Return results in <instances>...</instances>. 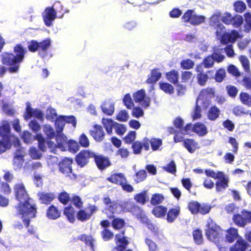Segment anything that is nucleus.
<instances>
[{"label": "nucleus", "instance_id": "9b49d317", "mask_svg": "<svg viewBox=\"0 0 251 251\" xmlns=\"http://www.w3.org/2000/svg\"><path fill=\"white\" fill-rule=\"evenodd\" d=\"M94 152L89 150L81 151L75 157V161L78 166L82 168L89 162L90 158H93Z\"/></svg>", "mask_w": 251, "mask_h": 251}, {"label": "nucleus", "instance_id": "f03ea898", "mask_svg": "<svg viewBox=\"0 0 251 251\" xmlns=\"http://www.w3.org/2000/svg\"><path fill=\"white\" fill-rule=\"evenodd\" d=\"M0 58L3 65L9 66L8 70L10 73H15L19 71L21 63L13 53L3 52Z\"/></svg>", "mask_w": 251, "mask_h": 251}, {"label": "nucleus", "instance_id": "37998d69", "mask_svg": "<svg viewBox=\"0 0 251 251\" xmlns=\"http://www.w3.org/2000/svg\"><path fill=\"white\" fill-rule=\"evenodd\" d=\"M102 123L107 133L110 135L111 134L113 127L115 126L116 122H114V121L110 119H103Z\"/></svg>", "mask_w": 251, "mask_h": 251}, {"label": "nucleus", "instance_id": "de8ad7c7", "mask_svg": "<svg viewBox=\"0 0 251 251\" xmlns=\"http://www.w3.org/2000/svg\"><path fill=\"white\" fill-rule=\"evenodd\" d=\"M35 139L38 141V147L40 151L44 152L46 151V142L45 139L41 134H37L34 136Z\"/></svg>", "mask_w": 251, "mask_h": 251}, {"label": "nucleus", "instance_id": "4d7b16f0", "mask_svg": "<svg viewBox=\"0 0 251 251\" xmlns=\"http://www.w3.org/2000/svg\"><path fill=\"white\" fill-rule=\"evenodd\" d=\"M145 96V91L143 89L138 90L133 95V100L136 102H140L143 101Z\"/></svg>", "mask_w": 251, "mask_h": 251}, {"label": "nucleus", "instance_id": "6e6d98bb", "mask_svg": "<svg viewBox=\"0 0 251 251\" xmlns=\"http://www.w3.org/2000/svg\"><path fill=\"white\" fill-rule=\"evenodd\" d=\"M28 152L30 157L33 159H40L42 156V153L34 147H30Z\"/></svg>", "mask_w": 251, "mask_h": 251}, {"label": "nucleus", "instance_id": "7ed1b4c3", "mask_svg": "<svg viewBox=\"0 0 251 251\" xmlns=\"http://www.w3.org/2000/svg\"><path fill=\"white\" fill-rule=\"evenodd\" d=\"M51 45L50 40L46 39L38 42L35 40H32L27 43V48L29 51L35 52L37 51L39 54H42L43 56L47 54L48 50Z\"/></svg>", "mask_w": 251, "mask_h": 251}, {"label": "nucleus", "instance_id": "58836bf2", "mask_svg": "<svg viewBox=\"0 0 251 251\" xmlns=\"http://www.w3.org/2000/svg\"><path fill=\"white\" fill-rule=\"evenodd\" d=\"M167 80L174 84H176L178 81V72L175 70H172L166 74Z\"/></svg>", "mask_w": 251, "mask_h": 251}, {"label": "nucleus", "instance_id": "b1692460", "mask_svg": "<svg viewBox=\"0 0 251 251\" xmlns=\"http://www.w3.org/2000/svg\"><path fill=\"white\" fill-rule=\"evenodd\" d=\"M161 73L159 72L158 68H155L151 70L146 82L148 84H154L161 78Z\"/></svg>", "mask_w": 251, "mask_h": 251}, {"label": "nucleus", "instance_id": "bb28decb", "mask_svg": "<svg viewBox=\"0 0 251 251\" xmlns=\"http://www.w3.org/2000/svg\"><path fill=\"white\" fill-rule=\"evenodd\" d=\"M167 208L163 205L155 206L152 209V214L156 218H163L166 216Z\"/></svg>", "mask_w": 251, "mask_h": 251}, {"label": "nucleus", "instance_id": "052dcab7", "mask_svg": "<svg viewBox=\"0 0 251 251\" xmlns=\"http://www.w3.org/2000/svg\"><path fill=\"white\" fill-rule=\"evenodd\" d=\"M44 132L49 139L53 138L55 136V132L52 127L46 125L44 126Z\"/></svg>", "mask_w": 251, "mask_h": 251}, {"label": "nucleus", "instance_id": "2f4dec72", "mask_svg": "<svg viewBox=\"0 0 251 251\" xmlns=\"http://www.w3.org/2000/svg\"><path fill=\"white\" fill-rule=\"evenodd\" d=\"M238 236V230L236 228L231 227L226 230V239L228 243L233 242Z\"/></svg>", "mask_w": 251, "mask_h": 251}, {"label": "nucleus", "instance_id": "c85d7f7f", "mask_svg": "<svg viewBox=\"0 0 251 251\" xmlns=\"http://www.w3.org/2000/svg\"><path fill=\"white\" fill-rule=\"evenodd\" d=\"M128 211L131 212L133 215L135 216L138 218H140L141 221L143 220V217L146 216L143 213L142 209L135 203L130 204Z\"/></svg>", "mask_w": 251, "mask_h": 251}, {"label": "nucleus", "instance_id": "0e129e2a", "mask_svg": "<svg viewBox=\"0 0 251 251\" xmlns=\"http://www.w3.org/2000/svg\"><path fill=\"white\" fill-rule=\"evenodd\" d=\"M194 62L190 59L182 60L180 62V67L183 70L192 69L194 67Z\"/></svg>", "mask_w": 251, "mask_h": 251}, {"label": "nucleus", "instance_id": "4c0bfd02", "mask_svg": "<svg viewBox=\"0 0 251 251\" xmlns=\"http://www.w3.org/2000/svg\"><path fill=\"white\" fill-rule=\"evenodd\" d=\"M111 224L112 227L115 230H120L126 226V222L124 219H122L119 217H114L111 219Z\"/></svg>", "mask_w": 251, "mask_h": 251}, {"label": "nucleus", "instance_id": "473e14b6", "mask_svg": "<svg viewBox=\"0 0 251 251\" xmlns=\"http://www.w3.org/2000/svg\"><path fill=\"white\" fill-rule=\"evenodd\" d=\"M55 135V140L56 142V146L63 151L65 148V145L67 143V137L62 132H56Z\"/></svg>", "mask_w": 251, "mask_h": 251}, {"label": "nucleus", "instance_id": "f8f14e48", "mask_svg": "<svg viewBox=\"0 0 251 251\" xmlns=\"http://www.w3.org/2000/svg\"><path fill=\"white\" fill-rule=\"evenodd\" d=\"M93 159L97 168L100 171L105 170L111 165L108 157L98 153L94 152Z\"/></svg>", "mask_w": 251, "mask_h": 251}, {"label": "nucleus", "instance_id": "1a4fd4ad", "mask_svg": "<svg viewBox=\"0 0 251 251\" xmlns=\"http://www.w3.org/2000/svg\"><path fill=\"white\" fill-rule=\"evenodd\" d=\"M232 219L235 225L244 227L248 223H251V211L243 209L241 214H234Z\"/></svg>", "mask_w": 251, "mask_h": 251}, {"label": "nucleus", "instance_id": "69168bd1", "mask_svg": "<svg viewBox=\"0 0 251 251\" xmlns=\"http://www.w3.org/2000/svg\"><path fill=\"white\" fill-rule=\"evenodd\" d=\"M78 143L80 146L83 148H88L90 146V141L86 135L84 133L81 134L78 138Z\"/></svg>", "mask_w": 251, "mask_h": 251}, {"label": "nucleus", "instance_id": "ea45409f", "mask_svg": "<svg viewBox=\"0 0 251 251\" xmlns=\"http://www.w3.org/2000/svg\"><path fill=\"white\" fill-rule=\"evenodd\" d=\"M24 162V155L16 152L14 156L13 160V165L16 167V169H21L23 167Z\"/></svg>", "mask_w": 251, "mask_h": 251}, {"label": "nucleus", "instance_id": "72a5a7b5", "mask_svg": "<svg viewBox=\"0 0 251 251\" xmlns=\"http://www.w3.org/2000/svg\"><path fill=\"white\" fill-rule=\"evenodd\" d=\"M215 92L213 88L207 87L202 89L197 99V100H200V99H204L211 98L214 96Z\"/></svg>", "mask_w": 251, "mask_h": 251}, {"label": "nucleus", "instance_id": "f257e3e1", "mask_svg": "<svg viewBox=\"0 0 251 251\" xmlns=\"http://www.w3.org/2000/svg\"><path fill=\"white\" fill-rule=\"evenodd\" d=\"M13 190L15 199L19 201L17 205L15 206L17 215L35 218L37 213L36 205L31 202L32 199L28 194L24 184H15Z\"/></svg>", "mask_w": 251, "mask_h": 251}, {"label": "nucleus", "instance_id": "5fc2aeb1", "mask_svg": "<svg viewBox=\"0 0 251 251\" xmlns=\"http://www.w3.org/2000/svg\"><path fill=\"white\" fill-rule=\"evenodd\" d=\"M159 87L166 93L172 94L174 92L173 86L167 82H159Z\"/></svg>", "mask_w": 251, "mask_h": 251}, {"label": "nucleus", "instance_id": "0eeeda50", "mask_svg": "<svg viewBox=\"0 0 251 251\" xmlns=\"http://www.w3.org/2000/svg\"><path fill=\"white\" fill-rule=\"evenodd\" d=\"M207 227L205 233L210 240L214 242L218 241L219 239L222 236L223 230L213 221L210 220L208 222Z\"/></svg>", "mask_w": 251, "mask_h": 251}, {"label": "nucleus", "instance_id": "79ce46f5", "mask_svg": "<svg viewBox=\"0 0 251 251\" xmlns=\"http://www.w3.org/2000/svg\"><path fill=\"white\" fill-rule=\"evenodd\" d=\"M77 239L84 242L86 246L90 247L92 249H94V240L91 235L82 234L78 236Z\"/></svg>", "mask_w": 251, "mask_h": 251}, {"label": "nucleus", "instance_id": "6ab92c4d", "mask_svg": "<svg viewBox=\"0 0 251 251\" xmlns=\"http://www.w3.org/2000/svg\"><path fill=\"white\" fill-rule=\"evenodd\" d=\"M180 213V207L178 205L175 206L167 210L166 220L169 223H174Z\"/></svg>", "mask_w": 251, "mask_h": 251}, {"label": "nucleus", "instance_id": "864d4df0", "mask_svg": "<svg viewBox=\"0 0 251 251\" xmlns=\"http://www.w3.org/2000/svg\"><path fill=\"white\" fill-rule=\"evenodd\" d=\"M234 10L235 12L242 13L246 9V5L243 1L237 0L233 3Z\"/></svg>", "mask_w": 251, "mask_h": 251}, {"label": "nucleus", "instance_id": "c9c22d12", "mask_svg": "<svg viewBox=\"0 0 251 251\" xmlns=\"http://www.w3.org/2000/svg\"><path fill=\"white\" fill-rule=\"evenodd\" d=\"M220 115V110L216 105H213L209 108L207 113V118L211 121H215Z\"/></svg>", "mask_w": 251, "mask_h": 251}, {"label": "nucleus", "instance_id": "c756f323", "mask_svg": "<svg viewBox=\"0 0 251 251\" xmlns=\"http://www.w3.org/2000/svg\"><path fill=\"white\" fill-rule=\"evenodd\" d=\"M193 131L197 133L199 136H203L207 133V128L202 123H196L193 126Z\"/></svg>", "mask_w": 251, "mask_h": 251}, {"label": "nucleus", "instance_id": "2eb2a0df", "mask_svg": "<svg viewBox=\"0 0 251 251\" xmlns=\"http://www.w3.org/2000/svg\"><path fill=\"white\" fill-rule=\"evenodd\" d=\"M89 133L94 140L97 142L102 141L105 136L103 127L100 125H95L93 129L89 131Z\"/></svg>", "mask_w": 251, "mask_h": 251}, {"label": "nucleus", "instance_id": "6e6552de", "mask_svg": "<svg viewBox=\"0 0 251 251\" xmlns=\"http://www.w3.org/2000/svg\"><path fill=\"white\" fill-rule=\"evenodd\" d=\"M221 33H215V35L220 43L224 45L229 43H234L239 37V33L236 30L232 29L230 32H226V29H222Z\"/></svg>", "mask_w": 251, "mask_h": 251}, {"label": "nucleus", "instance_id": "e2e57ef3", "mask_svg": "<svg viewBox=\"0 0 251 251\" xmlns=\"http://www.w3.org/2000/svg\"><path fill=\"white\" fill-rule=\"evenodd\" d=\"M226 71L224 69L220 68L218 69L215 75V80L217 82H222L226 77Z\"/></svg>", "mask_w": 251, "mask_h": 251}, {"label": "nucleus", "instance_id": "f3484780", "mask_svg": "<svg viewBox=\"0 0 251 251\" xmlns=\"http://www.w3.org/2000/svg\"><path fill=\"white\" fill-rule=\"evenodd\" d=\"M125 231H121V234H117L115 235V242L117 246L114 248L118 251H124L126 250L129 242L125 236Z\"/></svg>", "mask_w": 251, "mask_h": 251}, {"label": "nucleus", "instance_id": "4468645a", "mask_svg": "<svg viewBox=\"0 0 251 251\" xmlns=\"http://www.w3.org/2000/svg\"><path fill=\"white\" fill-rule=\"evenodd\" d=\"M42 17L45 25L50 26L52 25L53 21L56 18V12L53 6L47 7L43 13Z\"/></svg>", "mask_w": 251, "mask_h": 251}, {"label": "nucleus", "instance_id": "e433bc0d", "mask_svg": "<svg viewBox=\"0 0 251 251\" xmlns=\"http://www.w3.org/2000/svg\"><path fill=\"white\" fill-rule=\"evenodd\" d=\"M63 214L71 223H73L75 221V210L71 205H68L64 207Z\"/></svg>", "mask_w": 251, "mask_h": 251}, {"label": "nucleus", "instance_id": "a211bd4d", "mask_svg": "<svg viewBox=\"0 0 251 251\" xmlns=\"http://www.w3.org/2000/svg\"><path fill=\"white\" fill-rule=\"evenodd\" d=\"M88 209L90 212H88L84 209H80L77 212L76 218L78 220L84 222L89 220L91 215L95 213L98 209L97 207L95 205H89Z\"/></svg>", "mask_w": 251, "mask_h": 251}, {"label": "nucleus", "instance_id": "4be33fe9", "mask_svg": "<svg viewBox=\"0 0 251 251\" xmlns=\"http://www.w3.org/2000/svg\"><path fill=\"white\" fill-rule=\"evenodd\" d=\"M126 179L124 174L122 173H116L112 174L106 178L109 182L121 186Z\"/></svg>", "mask_w": 251, "mask_h": 251}, {"label": "nucleus", "instance_id": "393cba45", "mask_svg": "<svg viewBox=\"0 0 251 251\" xmlns=\"http://www.w3.org/2000/svg\"><path fill=\"white\" fill-rule=\"evenodd\" d=\"M248 247V243L242 238H240L230 248V251H246Z\"/></svg>", "mask_w": 251, "mask_h": 251}, {"label": "nucleus", "instance_id": "39448f33", "mask_svg": "<svg viewBox=\"0 0 251 251\" xmlns=\"http://www.w3.org/2000/svg\"><path fill=\"white\" fill-rule=\"evenodd\" d=\"M73 160L72 158L64 157L58 164L59 171L66 177H69L72 180L77 178V176L73 173L72 164Z\"/></svg>", "mask_w": 251, "mask_h": 251}, {"label": "nucleus", "instance_id": "423d86ee", "mask_svg": "<svg viewBox=\"0 0 251 251\" xmlns=\"http://www.w3.org/2000/svg\"><path fill=\"white\" fill-rule=\"evenodd\" d=\"M102 201L106 206L103 212L108 219H111L114 218L115 215L119 213L118 209L121 207V205L116 201H112L109 196L104 197Z\"/></svg>", "mask_w": 251, "mask_h": 251}, {"label": "nucleus", "instance_id": "ddd939ff", "mask_svg": "<svg viewBox=\"0 0 251 251\" xmlns=\"http://www.w3.org/2000/svg\"><path fill=\"white\" fill-rule=\"evenodd\" d=\"M221 15L220 13L213 14L209 18V25L216 30L215 33H221L222 30L226 29V27L221 23Z\"/></svg>", "mask_w": 251, "mask_h": 251}, {"label": "nucleus", "instance_id": "338daca9", "mask_svg": "<svg viewBox=\"0 0 251 251\" xmlns=\"http://www.w3.org/2000/svg\"><path fill=\"white\" fill-rule=\"evenodd\" d=\"M204 173L207 177H212L215 179H218L224 173L222 171H217L215 172L211 169H205Z\"/></svg>", "mask_w": 251, "mask_h": 251}, {"label": "nucleus", "instance_id": "3c124183", "mask_svg": "<svg viewBox=\"0 0 251 251\" xmlns=\"http://www.w3.org/2000/svg\"><path fill=\"white\" fill-rule=\"evenodd\" d=\"M205 18L202 15H198L193 13L190 24L193 25H200L205 22Z\"/></svg>", "mask_w": 251, "mask_h": 251}, {"label": "nucleus", "instance_id": "774afa93", "mask_svg": "<svg viewBox=\"0 0 251 251\" xmlns=\"http://www.w3.org/2000/svg\"><path fill=\"white\" fill-rule=\"evenodd\" d=\"M147 177V173L144 170H140L135 174V181L136 183H139L144 181Z\"/></svg>", "mask_w": 251, "mask_h": 251}, {"label": "nucleus", "instance_id": "f704fd0d", "mask_svg": "<svg viewBox=\"0 0 251 251\" xmlns=\"http://www.w3.org/2000/svg\"><path fill=\"white\" fill-rule=\"evenodd\" d=\"M141 222L146 224L147 228L153 233L154 236H158L159 231L157 227L151 223L147 216H143Z\"/></svg>", "mask_w": 251, "mask_h": 251}, {"label": "nucleus", "instance_id": "c03bdc74", "mask_svg": "<svg viewBox=\"0 0 251 251\" xmlns=\"http://www.w3.org/2000/svg\"><path fill=\"white\" fill-rule=\"evenodd\" d=\"M134 199L136 202L142 205L145 204L147 201V191L144 190L135 194L134 196Z\"/></svg>", "mask_w": 251, "mask_h": 251}, {"label": "nucleus", "instance_id": "680f3d73", "mask_svg": "<svg viewBox=\"0 0 251 251\" xmlns=\"http://www.w3.org/2000/svg\"><path fill=\"white\" fill-rule=\"evenodd\" d=\"M100 234L102 239L104 241H108L114 237V233L108 228L102 230Z\"/></svg>", "mask_w": 251, "mask_h": 251}, {"label": "nucleus", "instance_id": "8fccbe9b", "mask_svg": "<svg viewBox=\"0 0 251 251\" xmlns=\"http://www.w3.org/2000/svg\"><path fill=\"white\" fill-rule=\"evenodd\" d=\"M212 72H213L212 71H207L206 73L197 74V77L199 84L201 86H204L209 78L207 74Z\"/></svg>", "mask_w": 251, "mask_h": 251}, {"label": "nucleus", "instance_id": "a878e982", "mask_svg": "<svg viewBox=\"0 0 251 251\" xmlns=\"http://www.w3.org/2000/svg\"><path fill=\"white\" fill-rule=\"evenodd\" d=\"M183 146L190 153H193L196 150L199 149L198 143L193 139L187 138L183 140Z\"/></svg>", "mask_w": 251, "mask_h": 251}, {"label": "nucleus", "instance_id": "412c9836", "mask_svg": "<svg viewBox=\"0 0 251 251\" xmlns=\"http://www.w3.org/2000/svg\"><path fill=\"white\" fill-rule=\"evenodd\" d=\"M217 179L218 180L216 181L215 183V188L217 192H222L228 187L229 179L224 173Z\"/></svg>", "mask_w": 251, "mask_h": 251}, {"label": "nucleus", "instance_id": "bf43d9fd", "mask_svg": "<svg viewBox=\"0 0 251 251\" xmlns=\"http://www.w3.org/2000/svg\"><path fill=\"white\" fill-rule=\"evenodd\" d=\"M65 123L62 116H59L56 119L55 126L56 132H62Z\"/></svg>", "mask_w": 251, "mask_h": 251}, {"label": "nucleus", "instance_id": "a19ab883", "mask_svg": "<svg viewBox=\"0 0 251 251\" xmlns=\"http://www.w3.org/2000/svg\"><path fill=\"white\" fill-rule=\"evenodd\" d=\"M164 200L165 197L162 194L155 193L152 195L150 202L151 205L155 206L160 204Z\"/></svg>", "mask_w": 251, "mask_h": 251}, {"label": "nucleus", "instance_id": "13d9d810", "mask_svg": "<svg viewBox=\"0 0 251 251\" xmlns=\"http://www.w3.org/2000/svg\"><path fill=\"white\" fill-rule=\"evenodd\" d=\"M193 236L195 243L198 245H201L203 242V238L201 231L199 229H196L193 232Z\"/></svg>", "mask_w": 251, "mask_h": 251}, {"label": "nucleus", "instance_id": "603ef678", "mask_svg": "<svg viewBox=\"0 0 251 251\" xmlns=\"http://www.w3.org/2000/svg\"><path fill=\"white\" fill-rule=\"evenodd\" d=\"M68 150L72 153H76L79 151L80 145L76 141L70 140L68 141Z\"/></svg>", "mask_w": 251, "mask_h": 251}, {"label": "nucleus", "instance_id": "9d476101", "mask_svg": "<svg viewBox=\"0 0 251 251\" xmlns=\"http://www.w3.org/2000/svg\"><path fill=\"white\" fill-rule=\"evenodd\" d=\"M0 137L9 143L13 141L15 144H19V139L11 134L10 125L6 121H2L0 125Z\"/></svg>", "mask_w": 251, "mask_h": 251}, {"label": "nucleus", "instance_id": "cd10ccee", "mask_svg": "<svg viewBox=\"0 0 251 251\" xmlns=\"http://www.w3.org/2000/svg\"><path fill=\"white\" fill-rule=\"evenodd\" d=\"M14 52L15 53V56L21 63L24 61L26 50L21 44H17L14 48Z\"/></svg>", "mask_w": 251, "mask_h": 251}, {"label": "nucleus", "instance_id": "7c9ffc66", "mask_svg": "<svg viewBox=\"0 0 251 251\" xmlns=\"http://www.w3.org/2000/svg\"><path fill=\"white\" fill-rule=\"evenodd\" d=\"M101 108L102 112L106 115L111 116L114 112V104L109 100L104 101Z\"/></svg>", "mask_w": 251, "mask_h": 251}, {"label": "nucleus", "instance_id": "5701e85b", "mask_svg": "<svg viewBox=\"0 0 251 251\" xmlns=\"http://www.w3.org/2000/svg\"><path fill=\"white\" fill-rule=\"evenodd\" d=\"M46 216L50 220H56L61 216V211L53 204L50 205L47 209Z\"/></svg>", "mask_w": 251, "mask_h": 251}, {"label": "nucleus", "instance_id": "49530a36", "mask_svg": "<svg viewBox=\"0 0 251 251\" xmlns=\"http://www.w3.org/2000/svg\"><path fill=\"white\" fill-rule=\"evenodd\" d=\"M199 100H196L195 106L191 113V118L193 120L199 119L201 118V108L198 104Z\"/></svg>", "mask_w": 251, "mask_h": 251}, {"label": "nucleus", "instance_id": "20e7f679", "mask_svg": "<svg viewBox=\"0 0 251 251\" xmlns=\"http://www.w3.org/2000/svg\"><path fill=\"white\" fill-rule=\"evenodd\" d=\"M187 208L192 214H200L204 215L210 212L212 206L207 203H200L197 201H191L188 202Z\"/></svg>", "mask_w": 251, "mask_h": 251}, {"label": "nucleus", "instance_id": "aec40b11", "mask_svg": "<svg viewBox=\"0 0 251 251\" xmlns=\"http://www.w3.org/2000/svg\"><path fill=\"white\" fill-rule=\"evenodd\" d=\"M37 196L40 202L46 205L50 204L55 198V194L52 192H40Z\"/></svg>", "mask_w": 251, "mask_h": 251}, {"label": "nucleus", "instance_id": "a18cd8bd", "mask_svg": "<svg viewBox=\"0 0 251 251\" xmlns=\"http://www.w3.org/2000/svg\"><path fill=\"white\" fill-rule=\"evenodd\" d=\"M57 199L63 205H67L71 200L69 194L65 191L58 194Z\"/></svg>", "mask_w": 251, "mask_h": 251}, {"label": "nucleus", "instance_id": "09e8293b", "mask_svg": "<svg viewBox=\"0 0 251 251\" xmlns=\"http://www.w3.org/2000/svg\"><path fill=\"white\" fill-rule=\"evenodd\" d=\"M148 141L153 151L158 150L162 144V140L159 138H152L151 140L148 138Z\"/></svg>", "mask_w": 251, "mask_h": 251}, {"label": "nucleus", "instance_id": "dca6fc26", "mask_svg": "<svg viewBox=\"0 0 251 251\" xmlns=\"http://www.w3.org/2000/svg\"><path fill=\"white\" fill-rule=\"evenodd\" d=\"M133 150V153L135 154H138L141 153L142 149L147 151L149 150V142L148 138L145 137L143 138L142 141H134L131 146Z\"/></svg>", "mask_w": 251, "mask_h": 251}]
</instances>
